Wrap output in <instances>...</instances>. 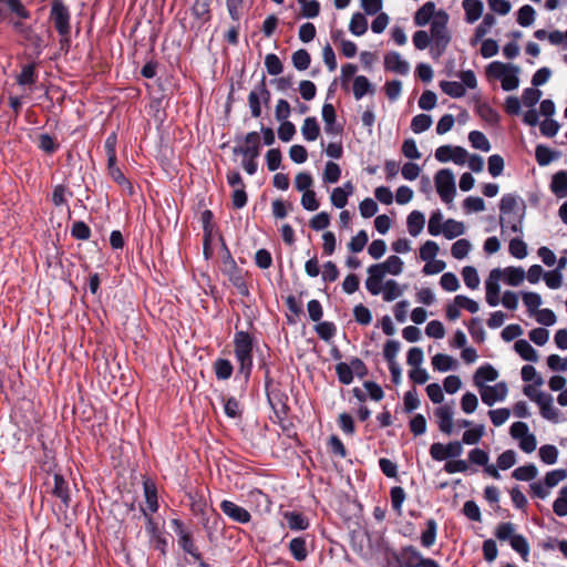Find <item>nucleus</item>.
<instances>
[{"mask_svg": "<svg viewBox=\"0 0 567 567\" xmlns=\"http://www.w3.org/2000/svg\"><path fill=\"white\" fill-rule=\"evenodd\" d=\"M435 187L441 199L449 204L452 203L455 194V177L450 168L440 169L434 176Z\"/></svg>", "mask_w": 567, "mask_h": 567, "instance_id": "9b49d317", "label": "nucleus"}, {"mask_svg": "<svg viewBox=\"0 0 567 567\" xmlns=\"http://www.w3.org/2000/svg\"><path fill=\"white\" fill-rule=\"evenodd\" d=\"M192 512L195 516L199 518V522L202 526L204 527V524L207 526L212 525L213 522V507H210L209 511H207V503L204 498H200L197 502H193L190 506Z\"/></svg>", "mask_w": 567, "mask_h": 567, "instance_id": "a18cd8bd", "label": "nucleus"}, {"mask_svg": "<svg viewBox=\"0 0 567 567\" xmlns=\"http://www.w3.org/2000/svg\"><path fill=\"white\" fill-rule=\"evenodd\" d=\"M213 371L218 381H227L234 374L235 367L229 359L218 357L213 362Z\"/></svg>", "mask_w": 567, "mask_h": 567, "instance_id": "72a5a7b5", "label": "nucleus"}, {"mask_svg": "<svg viewBox=\"0 0 567 567\" xmlns=\"http://www.w3.org/2000/svg\"><path fill=\"white\" fill-rule=\"evenodd\" d=\"M271 94L267 87L266 76L262 75L259 83L248 94V105L252 117L257 118L261 115V104L268 106Z\"/></svg>", "mask_w": 567, "mask_h": 567, "instance_id": "9d476101", "label": "nucleus"}, {"mask_svg": "<svg viewBox=\"0 0 567 567\" xmlns=\"http://www.w3.org/2000/svg\"><path fill=\"white\" fill-rule=\"evenodd\" d=\"M538 476V468L535 463L528 462L516 467L512 472V477L519 482H533Z\"/></svg>", "mask_w": 567, "mask_h": 567, "instance_id": "58836bf2", "label": "nucleus"}, {"mask_svg": "<svg viewBox=\"0 0 567 567\" xmlns=\"http://www.w3.org/2000/svg\"><path fill=\"white\" fill-rule=\"evenodd\" d=\"M316 324L313 327L318 337L326 341L330 342L336 333H337V327L334 326L333 321H315Z\"/></svg>", "mask_w": 567, "mask_h": 567, "instance_id": "5fc2aeb1", "label": "nucleus"}, {"mask_svg": "<svg viewBox=\"0 0 567 567\" xmlns=\"http://www.w3.org/2000/svg\"><path fill=\"white\" fill-rule=\"evenodd\" d=\"M31 10L22 0H6L4 7L0 10V23H6L10 29L21 21H30Z\"/></svg>", "mask_w": 567, "mask_h": 567, "instance_id": "0eeeda50", "label": "nucleus"}, {"mask_svg": "<svg viewBox=\"0 0 567 567\" xmlns=\"http://www.w3.org/2000/svg\"><path fill=\"white\" fill-rule=\"evenodd\" d=\"M558 157L559 153L557 151H553L546 145L539 144L535 148V158L539 166H547Z\"/></svg>", "mask_w": 567, "mask_h": 567, "instance_id": "3c124183", "label": "nucleus"}, {"mask_svg": "<svg viewBox=\"0 0 567 567\" xmlns=\"http://www.w3.org/2000/svg\"><path fill=\"white\" fill-rule=\"evenodd\" d=\"M219 401L223 404L224 414L228 419L240 420L243 417L244 409L236 396L220 393Z\"/></svg>", "mask_w": 567, "mask_h": 567, "instance_id": "bb28decb", "label": "nucleus"}, {"mask_svg": "<svg viewBox=\"0 0 567 567\" xmlns=\"http://www.w3.org/2000/svg\"><path fill=\"white\" fill-rule=\"evenodd\" d=\"M463 9L465 11V20L467 23H474L483 13V2L481 0H463Z\"/></svg>", "mask_w": 567, "mask_h": 567, "instance_id": "37998d69", "label": "nucleus"}, {"mask_svg": "<svg viewBox=\"0 0 567 567\" xmlns=\"http://www.w3.org/2000/svg\"><path fill=\"white\" fill-rule=\"evenodd\" d=\"M435 3L432 1L425 2L414 14V23L419 27L426 25L433 16H436Z\"/></svg>", "mask_w": 567, "mask_h": 567, "instance_id": "8fccbe9b", "label": "nucleus"}, {"mask_svg": "<svg viewBox=\"0 0 567 567\" xmlns=\"http://www.w3.org/2000/svg\"><path fill=\"white\" fill-rule=\"evenodd\" d=\"M494 537L501 543H507L517 553L523 561L529 560L530 545L526 536L517 533V526L513 522H501L496 525Z\"/></svg>", "mask_w": 567, "mask_h": 567, "instance_id": "f03ea898", "label": "nucleus"}, {"mask_svg": "<svg viewBox=\"0 0 567 567\" xmlns=\"http://www.w3.org/2000/svg\"><path fill=\"white\" fill-rule=\"evenodd\" d=\"M432 368L434 371L445 373L455 371L460 367V362L451 354L439 352L432 357Z\"/></svg>", "mask_w": 567, "mask_h": 567, "instance_id": "a878e982", "label": "nucleus"}, {"mask_svg": "<svg viewBox=\"0 0 567 567\" xmlns=\"http://www.w3.org/2000/svg\"><path fill=\"white\" fill-rule=\"evenodd\" d=\"M514 350L524 361L536 363L539 359L538 351L526 339L516 340Z\"/></svg>", "mask_w": 567, "mask_h": 567, "instance_id": "7c9ffc66", "label": "nucleus"}, {"mask_svg": "<svg viewBox=\"0 0 567 567\" xmlns=\"http://www.w3.org/2000/svg\"><path fill=\"white\" fill-rule=\"evenodd\" d=\"M288 549L290 555L296 561H303L308 557L306 536L293 537L289 544Z\"/></svg>", "mask_w": 567, "mask_h": 567, "instance_id": "e433bc0d", "label": "nucleus"}, {"mask_svg": "<svg viewBox=\"0 0 567 567\" xmlns=\"http://www.w3.org/2000/svg\"><path fill=\"white\" fill-rule=\"evenodd\" d=\"M482 402L487 406H493L497 402H503L508 394L506 381H498L494 385H488L478 391Z\"/></svg>", "mask_w": 567, "mask_h": 567, "instance_id": "4468645a", "label": "nucleus"}, {"mask_svg": "<svg viewBox=\"0 0 567 567\" xmlns=\"http://www.w3.org/2000/svg\"><path fill=\"white\" fill-rule=\"evenodd\" d=\"M437 528L439 525L434 518L431 517L425 520V529L421 533L420 536V544L422 547L430 548L435 544L437 537Z\"/></svg>", "mask_w": 567, "mask_h": 567, "instance_id": "4c0bfd02", "label": "nucleus"}, {"mask_svg": "<svg viewBox=\"0 0 567 567\" xmlns=\"http://www.w3.org/2000/svg\"><path fill=\"white\" fill-rule=\"evenodd\" d=\"M384 69L400 75H406L410 72V64L399 52L390 51L384 55Z\"/></svg>", "mask_w": 567, "mask_h": 567, "instance_id": "5701e85b", "label": "nucleus"}, {"mask_svg": "<svg viewBox=\"0 0 567 567\" xmlns=\"http://www.w3.org/2000/svg\"><path fill=\"white\" fill-rule=\"evenodd\" d=\"M468 462L471 465L484 467L491 458V452L488 449H481L478 446L473 447L467 453Z\"/></svg>", "mask_w": 567, "mask_h": 567, "instance_id": "864d4df0", "label": "nucleus"}, {"mask_svg": "<svg viewBox=\"0 0 567 567\" xmlns=\"http://www.w3.org/2000/svg\"><path fill=\"white\" fill-rule=\"evenodd\" d=\"M349 30L353 35L361 37L368 30V21L361 12H355L349 23Z\"/></svg>", "mask_w": 567, "mask_h": 567, "instance_id": "774afa93", "label": "nucleus"}, {"mask_svg": "<svg viewBox=\"0 0 567 567\" xmlns=\"http://www.w3.org/2000/svg\"><path fill=\"white\" fill-rule=\"evenodd\" d=\"M499 224L502 230L511 229L513 233L523 235V223L526 215V204L516 194H504L499 202Z\"/></svg>", "mask_w": 567, "mask_h": 567, "instance_id": "f257e3e1", "label": "nucleus"}, {"mask_svg": "<svg viewBox=\"0 0 567 567\" xmlns=\"http://www.w3.org/2000/svg\"><path fill=\"white\" fill-rule=\"evenodd\" d=\"M244 145L235 146L233 152L243 157H259L260 155V138L258 132H249L244 136Z\"/></svg>", "mask_w": 567, "mask_h": 567, "instance_id": "dca6fc26", "label": "nucleus"}, {"mask_svg": "<svg viewBox=\"0 0 567 567\" xmlns=\"http://www.w3.org/2000/svg\"><path fill=\"white\" fill-rule=\"evenodd\" d=\"M498 370L489 362L481 364L473 374V384L481 391V389L488 386L487 382H494L498 379Z\"/></svg>", "mask_w": 567, "mask_h": 567, "instance_id": "6ab92c4d", "label": "nucleus"}, {"mask_svg": "<svg viewBox=\"0 0 567 567\" xmlns=\"http://www.w3.org/2000/svg\"><path fill=\"white\" fill-rule=\"evenodd\" d=\"M509 70L507 71V73H505L504 78L502 79L501 83H502V89L504 91H514L518 87L519 85V78H518V73H519V66L515 65V64H509Z\"/></svg>", "mask_w": 567, "mask_h": 567, "instance_id": "6e6d98bb", "label": "nucleus"}, {"mask_svg": "<svg viewBox=\"0 0 567 567\" xmlns=\"http://www.w3.org/2000/svg\"><path fill=\"white\" fill-rule=\"evenodd\" d=\"M221 512L235 523L248 524L251 520V514L245 507L229 499L220 502Z\"/></svg>", "mask_w": 567, "mask_h": 567, "instance_id": "a211bd4d", "label": "nucleus"}, {"mask_svg": "<svg viewBox=\"0 0 567 567\" xmlns=\"http://www.w3.org/2000/svg\"><path fill=\"white\" fill-rule=\"evenodd\" d=\"M322 120L324 122V132L331 135H339L342 133L343 127L337 123V114L334 106L331 103H324L322 106Z\"/></svg>", "mask_w": 567, "mask_h": 567, "instance_id": "393cba45", "label": "nucleus"}, {"mask_svg": "<svg viewBox=\"0 0 567 567\" xmlns=\"http://www.w3.org/2000/svg\"><path fill=\"white\" fill-rule=\"evenodd\" d=\"M362 386L365 390L367 400L369 399L373 402H380L385 396L383 388L374 380H363Z\"/></svg>", "mask_w": 567, "mask_h": 567, "instance_id": "4d7b16f0", "label": "nucleus"}, {"mask_svg": "<svg viewBox=\"0 0 567 567\" xmlns=\"http://www.w3.org/2000/svg\"><path fill=\"white\" fill-rule=\"evenodd\" d=\"M550 190L558 198L567 196V171H559L553 175L550 182Z\"/></svg>", "mask_w": 567, "mask_h": 567, "instance_id": "49530a36", "label": "nucleus"}, {"mask_svg": "<svg viewBox=\"0 0 567 567\" xmlns=\"http://www.w3.org/2000/svg\"><path fill=\"white\" fill-rule=\"evenodd\" d=\"M223 250L224 255L221 257V272L228 277V280L236 287L237 291L241 296H247L249 293L248 287L245 282L243 270L237 266L235 259L233 258L228 247L223 241Z\"/></svg>", "mask_w": 567, "mask_h": 567, "instance_id": "423d86ee", "label": "nucleus"}, {"mask_svg": "<svg viewBox=\"0 0 567 567\" xmlns=\"http://www.w3.org/2000/svg\"><path fill=\"white\" fill-rule=\"evenodd\" d=\"M353 96L357 101L361 100L367 94H372L374 92V87L370 80L364 75H357L353 79L352 84Z\"/></svg>", "mask_w": 567, "mask_h": 567, "instance_id": "79ce46f5", "label": "nucleus"}, {"mask_svg": "<svg viewBox=\"0 0 567 567\" xmlns=\"http://www.w3.org/2000/svg\"><path fill=\"white\" fill-rule=\"evenodd\" d=\"M447 20V13L441 10L436 13V18L431 22V55H434V51L437 50V56H441L450 43L451 37L446 27Z\"/></svg>", "mask_w": 567, "mask_h": 567, "instance_id": "39448f33", "label": "nucleus"}, {"mask_svg": "<svg viewBox=\"0 0 567 567\" xmlns=\"http://www.w3.org/2000/svg\"><path fill=\"white\" fill-rule=\"evenodd\" d=\"M440 89L443 93L453 99H461L466 93L464 85L456 81H441Z\"/></svg>", "mask_w": 567, "mask_h": 567, "instance_id": "69168bd1", "label": "nucleus"}, {"mask_svg": "<svg viewBox=\"0 0 567 567\" xmlns=\"http://www.w3.org/2000/svg\"><path fill=\"white\" fill-rule=\"evenodd\" d=\"M454 401L441 404L434 409V416L439 430L445 434L451 435L454 432Z\"/></svg>", "mask_w": 567, "mask_h": 567, "instance_id": "f8f14e48", "label": "nucleus"}, {"mask_svg": "<svg viewBox=\"0 0 567 567\" xmlns=\"http://www.w3.org/2000/svg\"><path fill=\"white\" fill-rule=\"evenodd\" d=\"M464 445L466 442L461 440L449 441L447 443L434 442L430 446L431 458L435 462H451L456 458H461L464 452Z\"/></svg>", "mask_w": 567, "mask_h": 567, "instance_id": "6e6552de", "label": "nucleus"}, {"mask_svg": "<svg viewBox=\"0 0 567 567\" xmlns=\"http://www.w3.org/2000/svg\"><path fill=\"white\" fill-rule=\"evenodd\" d=\"M540 461L546 465H554L558 461L559 450L554 444H544L538 450Z\"/></svg>", "mask_w": 567, "mask_h": 567, "instance_id": "e2e57ef3", "label": "nucleus"}, {"mask_svg": "<svg viewBox=\"0 0 567 567\" xmlns=\"http://www.w3.org/2000/svg\"><path fill=\"white\" fill-rule=\"evenodd\" d=\"M434 156L441 163L453 162L456 165H464L468 153L462 146L442 145L436 148Z\"/></svg>", "mask_w": 567, "mask_h": 567, "instance_id": "2eb2a0df", "label": "nucleus"}, {"mask_svg": "<svg viewBox=\"0 0 567 567\" xmlns=\"http://www.w3.org/2000/svg\"><path fill=\"white\" fill-rule=\"evenodd\" d=\"M363 535L367 538L368 545L371 549L384 554L385 558L393 556V553H398L389 543L383 534H379L375 538L369 529L363 530Z\"/></svg>", "mask_w": 567, "mask_h": 567, "instance_id": "4be33fe9", "label": "nucleus"}, {"mask_svg": "<svg viewBox=\"0 0 567 567\" xmlns=\"http://www.w3.org/2000/svg\"><path fill=\"white\" fill-rule=\"evenodd\" d=\"M391 507L396 515H402V506L406 498V493L402 486L395 485L390 488Z\"/></svg>", "mask_w": 567, "mask_h": 567, "instance_id": "680f3d73", "label": "nucleus"}, {"mask_svg": "<svg viewBox=\"0 0 567 567\" xmlns=\"http://www.w3.org/2000/svg\"><path fill=\"white\" fill-rule=\"evenodd\" d=\"M522 379L524 382H530L533 389H539L544 384L542 374L536 370L533 364H525L520 370Z\"/></svg>", "mask_w": 567, "mask_h": 567, "instance_id": "603ef678", "label": "nucleus"}, {"mask_svg": "<svg viewBox=\"0 0 567 567\" xmlns=\"http://www.w3.org/2000/svg\"><path fill=\"white\" fill-rule=\"evenodd\" d=\"M421 405L416 386H412L403 394L402 412L405 414L414 413Z\"/></svg>", "mask_w": 567, "mask_h": 567, "instance_id": "de8ad7c7", "label": "nucleus"}, {"mask_svg": "<svg viewBox=\"0 0 567 567\" xmlns=\"http://www.w3.org/2000/svg\"><path fill=\"white\" fill-rule=\"evenodd\" d=\"M171 527L177 537V544L184 555L196 546L193 532L181 518H172Z\"/></svg>", "mask_w": 567, "mask_h": 567, "instance_id": "ddd939ff", "label": "nucleus"}, {"mask_svg": "<svg viewBox=\"0 0 567 567\" xmlns=\"http://www.w3.org/2000/svg\"><path fill=\"white\" fill-rule=\"evenodd\" d=\"M502 276L501 269H493L489 274V277L485 281V290H486V302L491 307H496L499 303V284L498 280Z\"/></svg>", "mask_w": 567, "mask_h": 567, "instance_id": "412c9836", "label": "nucleus"}, {"mask_svg": "<svg viewBox=\"0 0 567 567\" xmlns=\"http://www.w3.org/2000/svg\"><path fill=\"white\" fill-rule=\"evenodd\" d=\"M368 278L365 280L367 290L377 296L381 292L382 280L384 278V272L381 270V266L372 265L368 268Z\"/></svg>", "mask_w": 567, "mask_h": 567, "instance_id": "cd10ccee", "label": "nucleus"}, {"mask_svg": "<svg viewBox=\"0 0 567 567\" xmlns=\"http://www.w3.org/2000/svg\"><path fill=\"white\" fill-rule=\"evenodd\" d=\"M461 309H466L471 313H476L480 306L475 300L463 295H457L453 302L446 308V319H457L461 315Z\"/></svg>", "mask_w": 567, "mask_h": 567, "instance_id": "f3484780", "label": "nucleus"}, {"mask_svg": "<svg viewBox=\"0 0 567 567\" xmlns=\"http://www.w3.org/2000/svg\"><path fill=\"white\" fill-rule=\"evenodd\" d=\"M542 327L533 328L528 332L529 340L538 347L545 346L549 340L548 327L554 326L557 321H536Z\"/></svg>", "mask_w": 567, "mask_h": 567, "instance_id": "473e14b6", "label": "nucleus"}, {"mask_svg": "<svg viewBox=\"0 0 567 567\" xmlns=\"http://www.w3.org/2000/svg\"><path fill=\"white\" fill-rule=\"evenodd\" d=\"M503 275L505 284L517 287L524 281L526 272L522 267H507Z\"/></svg>", "mask_w": 567, "mask_h": 567, "instance_id": "bf43d9fd", "label": "nucleus"}, {"mask_svg": "<svg viewBox=\"0 0 567 567\" xmlns=\"http://www.w3.org/2000/svg\"><path fill=\"white\" fill-rule=\"evenodd\" d=\"M336 375L340 384L350 385L355 377L352 368L351 358L348 361L337 362L334 365Z\"/></svg>", "mask_w": 567, "mask_h": 567, "instance_id": "c9c22d12", "label": "nucleus"}, {"mask_svg": "<svg viewBox=\"0 0 567 567\" xmlns=\"http://www.w3.org/2000/svg\"><path fill=\"white\" fill-rule=\"evenodd\" d=\"M553 512L558 517L567 516V485L559 488L557 497L553 502Z\"/></svg>", "mask_w": 567, "mask_h": 567, "instance_id": "0e129e2a", "label": "nucleus"}, {"mask_svg": "<svg viewBox=\"0 0 567 567\" xmlns=\"http://www.w3.org/2000/svg\"><path fill=\"white\" fill-rule=\"evenodd\" d=\"M21 45L30 49L35 55H40L48 47V40L42 32L38 31L35 23L21 21L11 28Z\"/></svg>", "mask_w": 567, "mask_h": 567, "instance_id": "7ed1b4c3", "label": "nucleus"}, {"mask_svg": "<svg viewBox=\"0 0 567 567\" xmlns=\"http://www.w3.org/2000/svg\"><path fill=\"white\" fill-rule=\"evenodd\" d=\"M353 192L354 187L351 182H347L342 186L336 187L330 196L331 204L336 208H343L348 203V198L353 194Z\"/></svg>", "mask_w": 567, "mask_h": 567, "instance_id": "2f4dec72", "label": "nucleus"}, {"mask_svg": "<svg viewBox=\"0 0 567 567\" xmlns=\"http://www.w3.org/2000/svg\"><path fill=\"white\" fill-rule=\"evenodd\" d=\"M443 471L447 474L463 473V474H475L477 468L473 467L467 460L456 458L451 462H445Z\"/></svg>", "mask_w": 567, "mask_h": 567, "instance_id": "ea45409f", "label": "nucleus"}, {"mask_svg": "<svg viewBox=\"0 0 567 567\" xmlns=\"http://www.w3.org/2000/svg\"><path fill=\"white\" fill-rule=\"evenodd\" d=\"M425 224V217L420 210H413L408 215L406 225L409 234L412 237H416L423 230Z\"/></svg>", "mask_w": 567, "mask_h": 567, "instance_id": "09e8293b", "label": "nucleus"}, {"mask_svg": "<svg viewBox=\"0 0 567 567\" xmlns=\"http://www.w3.org/2000/svg\"><path fill=\"white\" fill-rule=\"evenodd\" d=\"M236 332L234 336V350L236 351H251L257 347V338L254 333L248 330H238V326H235Z\"/></svg>", "mask_w": 567, "mask_h": 567, "instance_id": "b1692460", "label": "nucleus"}, {"mask_svg": "<svg viewBox=\"0 0 567 567\" xmlns=\"http://www.w3.org/2000/svg\"><path fill=\"white\" fill-rule=\"evenodd\" d=\"M235 359L238 364L235 381L243 379L240 385V396L245 395L254 368V352L234 350Z\"/></svg>", "mask_w": 567, "mask_h": 567, "instance_id": "1a4fd4ad", "label": "nucleus"}, {"mask_svg": "<svg viewBox=\"0 0 567 567\" xmlns=\"http://www.w3.org/2000/svg\"><path fill=\"white\" fill-rule=\"evenodd\" d=\"M476 114L486 123L496 126L501 122L499 113L487 102L478 103L475 107Z\"/></svg>", "mask_w": 567, "mask_h": 567, "instance_id": "a19ab883", "label": "nucleus"}, {"mask_svg": "<svg viewBox=\"0 0 567 567\" xmlns=\"http://www.w3.org/2000/svg\"><path fill=\"white\" fill-rule=\"evenodd\" d=\"M523 393L533 402H535L539 409L542 410L543 406H548L554 402V398L550 393H547L542 390L535 391L532 385L525 384L523 386Z\"/></svg>", "mask_w": 567, "mask_h": 567, "instance_id": "f704fd0d", "label": "nucleus"}, {"mask_svg": "<svg viewBox=\"0 0 567 567\" xmlns=\"http://www.w3.org/2000/svg\"><path fill=\"white\" fill-rule=\"evenodd\" d=\"M461 513L471 522H482V512L475 499L464 502Z\"/></svg>", "mask_w": 567, "mask_h": 567, "instance_id": "338daca9", "label": "nucleus"}, {"mask_svg": "<svg viewBox=\"0 0 567 567\" xmlns=\"http://www.w3.org/2000/svg\"><path fill=\"white\" fill-rule=\"evenodd\" d=\"M142 486L146 504V512L150 514L157 513L159 509V502L156 483L150 476H144Z\"/></svg>", "mask_w": 567, "mask_h": 567, "instance_id": "aec40b11", "label": "nucleus"}, {"mask_svg": "<svg viewBox=\"0 0 567 567\" xmlns=\"http://www.w3.org/2000/svg\"><path fill=\"white\" fill-rule=\"evenodd\" d=\"M282 517L287 522L288 527L295 532H305L310 526L308 517L298 511L284 512Z\"/></svg>", "mask_w": 567, "mask_h": 567, "instance_id": "c756f323", "label": "nucleus"}, {"mask_svg": "<svg viewBox=\"0 0 567 567\" xmlns=\"http://www.w3.org/2000/svg\"><path fill=\"white\" fill-rule=\"evenodd\" d=\"M51 492L55 497L60 498L65 507L70 506L71 496L69 483L61 473L53 474V487Z\"/></svg>", "mask_w": 567, "mask_h": 567, "instance_id": "c85d7f7f", "label": "nucleus"}, {"mask_svg": "<svg viewBox=\"0 0 567 567\" xmlns=\"http://www.w3.org/2000/svg\"><path fill=\"white\" fill-rule=\"evenodd\" d=\"M465 233V226L462 221L447 219L443 224L442 233L446 239H453Z\"/></svg>", "mask_w": 567, "mask_h": 567, "instance_id": "052dcab7", "label": "nucleus"}, {"mask_svg": "<svg viewBox=\"0 0 567 567\" xmlns=\"http://www.w3.org/2000/svg\"><path fill=\"white\" fill-rule=\"evenodd\" d=\"M49 20L61 37V44L69 45L71 33V13L62 0H52Z\"/></svg>", "mask_w": 567, "mask_h": 567, "instance_id": "20e7f679", "label": "nucleus"}, {"mask_svg": "<svg viewBox=\"0 0 567 567\" xmlns=\"http://www.w3.org/2000/svg\"><path fill=\"white\" fill-rule=\"evenodd\" d=\"M486 434V426L484 423H477L472 425L468 430H465L462 437L466 445L477 446Z\"/></svg>", "mask_w": 567, "mask_h": 567, "instance_id": "c03bdc74", "label": "nucleus"}, {"mask_svg": "<svg viewBox=\"0 0 567 567\" xmlns=\"http://www.w3.org/2000/svg\"><path fill=\"white\" fill-rule=\"evenodd\" d=\"M301 134L308 142H313L320 134V127L316 117H306L301 126Z\"/></svg>", "mask_w": 567, "mask_h": 567, "instance_id": "13d9d810", "label": "nucleus"}]
</instances>
